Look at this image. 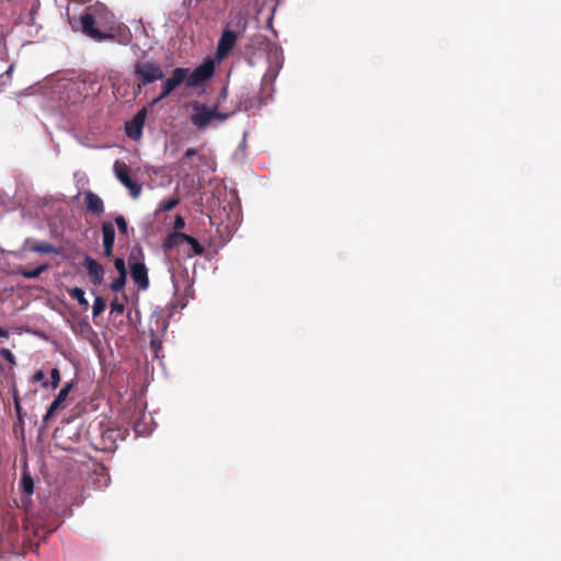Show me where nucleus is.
<instances>
[{
    "label": "nucleus",
    "mask_w": 561,
    "mask_h": 561,
    "mask_svg": "<svg viewBox=\"0 0 561 561\" xmlns=\"http://www.w3.org/2000/svg\"><path fill=\"white\" fill-rule=\"evenodd\" d=\"M195 154H197V149L195 148H188L184 153L185 158H191Z\"/></svg>",
    "instance_id": "7c9ffc66"
},
{
    "label": "nucleus",
    "mask_w": 561,
    "mask_h": 561,
    "mask_svg": "<svg viewBox=\"0 0 561 561\" xmlns=\"http://www.w3.org/2000/svg\"><path fill=\"white\" fill-rule=\"evenodd\" d=\"M244 146H245V140L243 139V141H242V144H241V146H240V148H239L238 152H240V153H242V154H243V153H244Z\"/></svg>",
    "instance_id": "72a5a7b5"
},
{
    "label": "nucleus",
    "mask_w": 561,
    "mask_h": 561,
    "mask_svg": "<svg viewBox=\"0 0 561 561\" xmlns=\"http://www.w3.org/2000/svg\"><path fill=\"white\" fill-rule=\"evenodd\" d=\"M230 115L231 114L219 112L217 106L196 103L193 105L191 122L196 128L205 129L210 126L214 121L225 122Z\"/></svg>",
    "instance_id": "f03ea898"
},
{
    "label": "nucleus",
    "mask_w": 561,
    "mask_h": 561,
    "mask_svg": "<svg viewBox=\"0 0 561 561\" xmlns=\"http://www.w3.org/2000/svg\"><path fill=\"white\" fill-rule=\"evenodd\" d=\"M106 304L103 298L100 296H95L93 306H92V314L93 317L100 316L105 310Z\"/></svg>",
    "instance_id": "aec40b11"
},
{
    "label": "nucleus",
    "mask_w": 561,
    "mask_h": 561,
    "mask_svg": "<svg viewBox=\"0 0 561 561\" xmlns=\"http://www.w3.org/2000/svg\"><path fill=\"white\" fill-rule=\"evenodd\" d=\"M237 43V35L232 31H225L221 34V37L218 42L217 46V56L218 58H225L228 53L234 47Z\"/></svg>",
    "instance_id": "9d476101"
},
{
    "label": "nucleus",
    "mask_w": 561,
    "mask_h": 561,
    "mask_svg": "<svg viewBox=\"0 0 561 561\" xmlns=\"http://www.w3.org/2000/svg\"><path fill=\"white\" fill-rule=\"evenodd\" d=\"M126 284V276L124 275H118V277H116L112 284H111V289L114 290V291H119L121 289L124 288Z\"/></svg>",
    "instance_id": "5701e85b"
},
{
    "label": "nucleus",
    "mask_w": 561,
    "mask_h": 561,
    "mask_svg": "<svg viewBox=\"0 0 561 561\" xmlns=\"http://www.w3.org/2000/svg\"><path fill=\"white\" fill-rule=\"evenodd\" d=\"M243 108L247 111L249 108H251L253 105L252 103L248 102V101H244L243 104H242Z\"/></svg>",
    "instance_id": "473e14b6"
},
{
    "label": "nucleus",
    "mask_w": 561,
    "mask_h": 561,
    "mask_svg": "<svg viewBox=\"0 0 561 561\" xmlns=\"http://www.w3.org/2000/svg\"><path fill=\"white\" fill-rule=\"evenodd\" d=\"M185 243H188L192 247L193 253L195 255H201L204 253V248L199 244V242L195 238L186 234Z\"/></svg>",
    "instance_id": "412c9836"
},
{
    "label": "nucleus",
    "mask_w": 561,
    "mask_h": 561,
    "mask_svg": "<svg viewBox=\"0 0 561 561\" xmlns=\"http://www.w3.org/2000/svg\"><path fill=\"white\" fill-rule=\"evenodd\" d=\"M116 226L118 228L119 233L127 236L128 234V226L124 216L118 215L115 218Z\"/></svg>",
    "instance_id": "4be33fe9"
},
{
    "label": "nucleus",
    "mask_w": 561,
    "mask_h": 561,
    "mask_svg": "<svg viewBox=\"0 0 561 561\" xmlns=\"http://www.w3.org/2000/svg\"><path fill=\"white\" fill-rule=\"evenodd\" d=\"M34 381H38V382H42L44 387L47 386V382H46V375L43 370H38L35 373L34 377H33Z\"/></svg>",
    "instance_id": "cd10ccee"
},
{
    "label": "nucleus",
    "mask_w": 561,
    "mask_h": 561,
    "mask_svg": "<svg viewBox=\"0 0 561 561\" xmlns=\"http://www.w3.org/2000/svg\"><path fill=\"white\" fill-rule=\"evenodd\" d=\"M114 266H115L116 271L118 272V275L127 276L126 264H125L124 259L116 257L114 261Z\"/></svg>",
    "instance_id": "b1692460"
},
{
    "label": "nucleus",
    "mask_w": 561,
    "mask_h": 561,
    "mask_svg": "<svg viewBox=\"0 0 561 561\" xmlns=\"http://www.w3.org/2000/svg\"><path fill=\"white\" fill-rule=\"evenodd\" d=\"M0 355L7 360L9 362L12 366L15 365V357L13 355V353L8 350V348H1L0 350Z\"/></svg>",
    "instance_id": "393cba45"
},
{
    "label": "nucleus",
    "mask_w": 561,
    "mask_h": 561,
    "mask_svg": "<svg viewBox=\"0 0 561 561\" xmlns=\"http://www.w3.org/2000/svg\"><path fill=\"white\" fill-rule=\"evenodd\" d=\"M124 312V306L121 302L113 301L111 304V313L112 314H122Z\"/></svg>",
    "instance_id": "bb28decb"
},
{
    "label": "nucleus",
    "mask_w": 561,
    "mask_h": 561,
    "mask_svg": "<svg viewBox=\"0 0 561 561\" xmlns=\"http://www.w3.org/2000/svg\"><path fill=\"white\" fill-rule=\"evenodd\" d=\"M50 379H51V388L56 389L60 382V373L57 368L51 369Z\"/></svg>",
    "instance_id": "a878e982"
},
{
    "label": "nucleus",
    "mask_w": 561,
    "mask_h": 561,
    "mask_svg": "<svg viewBox=\"0 0 561 561\" xmlns=\"http://www.w3.org/2000/svg\"><path fill=\"white\" fill-rule=\"evenodd\" d=\"M129 167L122 160H116L113 164V172L122 185H124L134 199L141 194V185L135 183L129 175Z\"/></svg>",
    "instance_id": "7ed1b4c3"
},
{
    "label": "nucleus",
    "mask_w": 561,
    "mask_h": 561,
    "mask_svg": "<svg viewBox=\"0 0 561 561\" xmlns=\"http://www.w3.org/2000/svg\"><path fill=\"white\" fill-rule=\"evenodd\" d=\"M153 320H154V322H156L157 330H159L160 317H159V316H153V317H152V319H151V322H152ZM150 331H151V334L153 335V334H154L156 329L152 327V324L150 325Z\"/></svg>",
    "instance_id": "c756f323"
},
{
    "label": "nucleus",
    "mask_w": 561,
    "mask_h": 561,
    "mask_svg": "<svg viewBox=\"0 0 561 561\" xmlns=\"http://www.w3.org/2000/svg\"><path fill=\"white\" fill-rule=\"evenodd\" d=\"M22 489L26 494H32L34 491V481L33 478L24 472L21 480Z\"/></svg>",
    "instance_id": "6ab92c4d"
},
{
    "label": "nucleus",
    "mask_w": 561,
    "mask_h": 561,
    "mask_svg": "<svg viewBox=\"0 0 561 561\" xmlns=\"http://www.w3.org/2000/svg\"><path fill=\"white\" fill-rule=\"evenodd\" d=\"M214 62L211 60L205 61L204 64L196 67L191 73L187 72L185 82L190 88H195L208 80L214 73Z\"/></svg>",
    "instance_id": "423d86ee"
},
{
    "label": "nucleus",
    "mask_w": 561,
    "mask_h": 561,
    "mask_svg": "<svg viewBox=\"0 0 561 561\" xmlns=\"http://www.w3.org/2000/svg\"><path fill=\"white\" fill-rule=\"evenodd\" d=\"M70 23L73 30L81 31L95 42L114 39L118 30L114 14L102 3L88 7L83 14L70 20Z\"/></svg>",
    "instance_id": "f257e3e1"
},
{
    "label": "nucleus",
    "mask_w": 561,
    "mask_h": 561,
    "mask_svg": "<svg viewBox=\"0 0 561 561\" xmlns=\"http://www.w3.org/2000/svg\"><path fill=\"white\" fill-rule=\"evenodd\" d=\"M167 329V323L164 320H162V323H161V331L163 332L164 330Z\"/></svg>",
    "instance_id": "c9c22d12"
},
{
    "label": "nucleus",
    "mask_w": 561,
    "mask_h": 561,
    "mask_svg": "<svg viewBox=\"0 0 561 561\" xmlns=\"http://www.w3.org/2000/svg\"><path fill=\"white\" fill-rule=\"evenodd\" d=\"M24 249H28L32 252L42 253V254L57 253L56 248L47 241L33 242L31 239H26L24 241Z\"/></svg>",
    "instance_id": "ddd939ff"
},
{
    "label": "nucleus",
    "mask_w": 561,
    "mask_h": 561,
    "mask_svg": "<svg viewBox=\"0 0 561 561\" xmlns=\"http://www.w3.org/2000/svg\"><path fill=\"white\" fill-rule=\"evenodd\" d=\"M130 276L134 283L141 290H146L149 287L148 270L144 261L131 255L129 257Z\"/></svg>",
    "instance_id": "39448f33"
},
{
    "label": "nucleus",
    "mask_w": 561,
    "mask_h": 561,
    "mask_svg": "<svg viewBox=\"0 0 561 561\" xmlns=\"http://www.w3.org/2000/svg\"><path fill=\"white\" fill-rule=\"evenodd\" d=\"M69 295H70L71 298L76 299L78 301V304L81 307H83L84 309H87L89 307V301L85 298V293H84V290L82 288L75 287V288L69 290Z\"/></svg>",
    "instance_id": "dca6fc26"
},
{
    "label": "nucleus",
    "mask_w": 561,
    "mask_h": 561,
    "mask_svg": "<svg viewBox=\"0 0 561 561\" xmlns=\"http://www.w3.org/2000/svg\"><path fill=\"white\" fill-rule=\"evenodd\" d=\"M147 111L142 108L137 112L133 119L125 125L126 135L135 140H138L142 135Z\"/></svg>",
    "instance_id": "6e6552de"
},
{
    "label": "nucleus",
    "mask_w": 561,
    "mask_h": 561,
    "mask_svg": "<svg viewBox=\"0 0 561 561\" xmlns=\"http://www.w3.org/2000/svg\"><path fill=\"white\" fill-rule=\"evenodd\" d=\"M87 209L95 215H101L104 211V204L102 198L91 191L84 193Z\"/></svg>",
    "instance_id": "4468645a"
},
{
    "label": "nucleus",
    "mask_w": 561,
    "mask_h": 561,
    "mask_svg": "<svg viewBox=\"0 0 561 561\" xmlns=\"http://www.w3.org/2000/svg\"><path fill=\"white\" fill-rule=\"evenodd\" d=\"M185 240H186V234L185 233H182V232H173L171 233L165 242H164V249H173V248H176L183 243H185Z\"/></svg>",
    "instance_id": "2eb2a0df"
},
{
    "label": "nucleus",
    "mask_w": 561,
    "mask_h": 561,
    "mask_svg": "<svg viewBox=\"0 0 561 561\" xmlns=\"http://www.w3.org/2000/svg\"><path fill=\"white\" fill-rule=\"evenodd\" d=\"M135 73L141 79L142 85L161 80L164 77L160 66L153 61H138L135 65Z\"/></svg>",
    "instance_id": "20e7f679"
},
{
    "label": "nucleus",
    "mask_w": 561,
    "mask_h": 561,
    "mask_svg": "<svg viewBox=\"0 0 561 561\" xmlns=\"http://www.w3.org/2000/svg\"><path fill=\"white\" fill-rule=\"evenodd\" d=\"M187 72L188 69L186 68L174 69L172 76L162 83V92L158 98L153 99L151 104H157L159 101L168 96L176 87L183 83L186 79Z\"/></svg>",
    "instance_id": "0eeeda50"
},
{
    "label": "nucleus",
    "mask_w": 561,
    "mask_h": 561,
    "mask_svg": "<svg viewBox=\"0 0 561 561\" xmlns=\"http://www.w3.org/2000/svg\"><path fill=\"white\" fill-rule=\"evenodd\" d=\"M47 267V264H42L33 270H22L20 274L27 279H34L37 278L44 271H46Z\"/></svg>",
    "instance_id": "f3484780"
},
{
    "label": "nucleus",
    "mask_w": 561,
    "mask_h": 561,
    "mask_svg": "<svg viewBox=\"0 0 561 561\" xmlns=\"http://www.w3.org/2000/svg\"><path fill=\"white\" fill-rule=\"evenodd\" d=\"M178 197H170L159 203L157 211H170L179 204Z\"/></svg>",
    "instance_id": "a211bd4d"
},
{
    "label": "nucleus",
    "mask_w": 561,
    "mask_h": 561,
    "mask_svg": "<svg viewBox=\"0 0 561 561\" xmlns=\"http://www.w3.org/2000/svg\"><path fill=\"white\" fill-rule=\"evenodd\" d=\"M84 265L88 270L91 283L94 285H101L104 278L103 266L90 256L84 257Z\"/></svg>",
    "instance_id": "1a4fd4ad"
},
{
    "label": "nucleus",
    "mask_w": 561,
    "mask_h": 561,
    "mask_svg": "<svg viewBox=\"0 0 561 561\" xmlns=\"http://www.w3.org/2000/svg\"><path fill=\"white\" fill-rule=\"evenodd\" d=\"M71 388H72V383H66L60 389V391L58 392L57 397L50 403V405H49V408H48V410L46 412V415L44 416V421L49 420L55 414V412L59 409L61 403L67 399Z\"/></svg>",
    "instance_id": "f8f14e48"
},
{
    "label": "nucleus",
    "mask_w": 561,
    "mask_h": 561,
    "mask_svg": "<svg viewBox=\"0 0 561 561\" xmlns=\"http://www.w3.org/2000/svg\"><path fill=\"white\" fill-rule=\"evenodd\" d=\"M0 336L1 337H7L8 336V332L0 328Z\"/></svg>",
    "instance_id": "f704fd0d"
},
{
    "label": "nucleus",
    "mask_w": 561,
    "mask_h": 561,
    "mask_svg": "<svg viewBox=\"0 0 561 561\" xmlns=\"http://www.w3.org/2000/svg\"><path fill=\"white\" fill-rule=\"evenodd\" d=\"M13 65H10V67L5 70V72L2 75L3 76H7V78H10L12 71H13Z\"/></svg>",
    "instance_id": "2f4dec72"
},
{
    "label": "nucleus",
    "mask_w": 561,
    "mask_h": 561,
    "mask_svg": "<svg viewBox=\"0 0 561 561\" xmlns=\"http://www.w3.org/2000/svg\"><path fill=\"white\" fill-rule=\"evenodd\" d=\"M185 227V221H184V218L181 217V216H176L175 217V220H174V229L175 230H181Z\"/></svg>",
    "instance_id": "c85d7f7f"
},
{
    "label": "nucleus",
    "mask_w": 561,
    "mask_h": 561,
    "mask_svg": "<svg viewBox=\"0 0 561 561\" xmlns=\"http://www.w3.org/2000/svg\"><path fill=\"white\" fill-rule=\"evenodd\" d=\"M102 239L104 255L108 257L113 253V247L115 241V229L112 222L106 221L102 225Z\"/></svg>",
    "instance_id": "9b49d317"
}]
</instances>
